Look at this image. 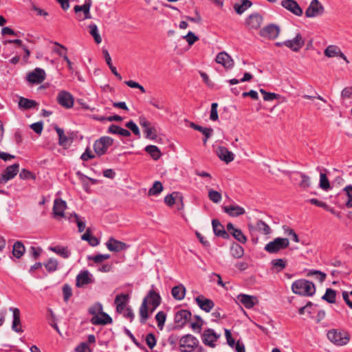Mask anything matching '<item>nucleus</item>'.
<instances>
[{"instance_id":"obj_24","label":"nucleus","mask_w":352,"mask_h":352,"mask_svg":"<svg viewBox=\"0 0 352 352\" xmlns=\"http://www.w3.org/2000/svg\"><path fill=\"white\" fill-rule=\"evenodd\" d=\"M237 299L247 309L252 308L258 302L256 296L243 294H239Z\"/></svg>"},{"instance_id":"obj_27","label":"nucleus","mask_w":352,"mask_h":352,"mask_svg":"<svg viewBox=\"0 0 352 352\" xmlns=\"http://www.w3.org/2000/svg\"><path fill=\"white\" fill-rule=\"evenodd\" d=\"M90 322L94 325H105L111 324L113 320L109 315L102 311L99 316L92 317Z\"/></svg>"},{"instance_id":"obj_46","label":"nucleus","mask_w":352,"mask_h":352,"mask_svg":"<svg viewBox=\"0 0 352 352\" xmlns=\"http://www.w3.org/2000/svg\"><path fill=\"white\" fill-rule=\"evenodd\" d=\"M50 44L52 45L51 50L53 52L58 54L60 56H63L65 53L67 52V48L63 45L59 44L57 42L52 43L50 42Z\"/></svg>"},{"instance_id":"obj_2","label":"nucleus","mask_w":352,"mask_h":352,"mask_svg":"<svg viewBox=\"0 0 352 352\" xmlns=\"http://www.w3.org/2000/svg\"><path fill=\"white\" fill-rule=\"evenodd\" d=\"M292 289L294 294L303 296H311L316 292L315 285L305 279L294 281L292 285Z\"/></svg>"},{"instance_id":"obj_41","label":"nucleus","mask_w":352,"mask_h":352,"mask_svg":"<svg viewBox=\"0 0 352 352\" xmlns=\"http://www.w3.org/2000/svg\"><path fill=\"white\" fill-rule=\"evenodd\" d=\"M81 239L87 241L91 246H96L99 243L98 239L91 235L90 228H87L86 232L81 236Z\"/></svg>"},{"instance_id":"obj_32","label":"nucleus","mask_w":352,"mask_h":352,"mask_svg":"<svg viewBox=\"0 0 352 352\" xmlns=\"http://www.w3.org/2000/svg\"><path fill=\"white\" fill-rule=\"evenodd\" d=\"M67 219L69 221V222H74L77 224L79 232H82L85 230L86 227L85 222L76 213L73 212L68 214Z\"/></svg>"},{"instance_id":"obj_1","label":"nucleus","mask_w":352,"mask_h":352,"mask_svg":"<svg viewBox=\"0 0 352 352\" xmlns=\"http://www.w3.org/2000/svg\"><path fill=\"white\" fill-rule=\"evenodd\" d=\"M151 306L150 313L152 314L161 303V297L155 290L151 289L147 295L144 298L142 303L140 307L139 313L140 316V322L141 324L146 323L149 318L148 304Z\"/></svg>"},{"instance_id":"obj_35","label":"nucleus","mask_w":352,"mask_h":352,"mask_svg":"<svg viewBox=\"0 0 352 352\" xmlns=\"http://www.w3.org/2000/svg\"><path fill=\"white\" fill-rule=\"evenodd\" d=\"M91 278L88 272H80L76 277V286L81 287L91 283Z\"/></svg>"},{"instance_id":"obj_60","label":"nucleus","mask_w":352,"mask_h":352,"mask_svg":"<svg viewBox=\"0 0 352 352\" xmlns=\"http://www.w3.org/2000/svg\"><path fill=\"white\" fill-rule=\"evenodd\" d=\"M166 318V315L164 311H159L156 316L155 319L157 322V326L160 329H162Z\"/></svg>"},{"instance_id":"obj_16","label":"nucleus","mask_w":352,"mask_h":352,"mask_svg":"<svg viewBox=\"0 0 352 352\" xmlns=\"http://www.w3.org/2000/svg\"><path fill=\"white\" fill-rule=\"evenodd\" d=\"M19 170V164H14L11 166H8L3 171V173L1 174V176L0 177V183L5 184L8 181L13 179L18 173Z\"/></svg>"},{"instance_id":"obj_49","label":"nucleus","mask_w":352,"mask_h":352,"mask_svg":"<svg viewBox=\"0 0 352 352\" xmlns=\"http://www.w3.org/2000/svg\"><path fill=\"white\" fill-rule=\"evenodd\" d=\"M320 188L322 190H327L331 188L329 181L325 173H320Z\"/></svg>"},{"instance_id":"obj_37","label":"nucleus","mask_w":352,"mask_h":352,"mask_svg":"<svg viewBox=\"0 0 352 352\" xmlns=\"http://www.w3.org/2000/svg\"><path fill=\"white\" fill-rule=\"evenodd\" d=\"M144 151L148 153L154 160H157L160 158L162 153L160 150L157 146L148 145L145 147Z\"/></svg>"},{"instance_id":"obj_26","label":"nucleus","mask_w":352,"mask_h":352,"mask_svg":"<svg viewBox=\"0 0 352 352\" xmlns=\"http://www.w3.org/2000/svg\"><path fill=\"white\" fill-rule=\"evenodd\" d=\"M217 153L218 157L227 164L232 162L234 159V154L225 146H219Z\"/></svg>"},{"instance_id":"obj_50","label":"nucleus","mask_w":352,"mask_h":352,"mask_svg":"<svg viewBox=\"0 0 352 352\" xmlns=\"http://www.w3.org/2000/svg\"><path fill=\"white\" fill-rule=\"evenodd\" d=\"M102 311V305L100 302H96L94 304L89 308L88 312L89 314L92 315L93 317L99 316L98 314Z\"/></svg>"},{"instance_id":"obj_22","label":"nucleus","mask_w":352,"mask_h":352,"mask_svg":"<svg viewBox=\"0 0 352 352\" xmlns=\"http://www.w3.org/2000/svg\"><path fill=\"white\" fill-rule=\"evenodd\" d=\"M212 225L214 234L219 237L224 239H228L230 238L229 233L225 230L224 226L220 223L217 219L212 220Z\"/></svg>"},{"instance_id":"obj_4","label":"nucleus","mask_w":352,"mask_h":352,"mask_svg":"<svg viewBox=\"0 0 352 352\" xmlns=\"http://www.w3.org/2000/svg\"><path fill=\"white\" fill-rule=\"evenodd\" d=\"M289 245L287 238L277 237L265 245L264 250L270 254H276L285 250Z\"/></svg>"},{"instance_id":"obj_10","label":"nucleus","mask_w":352,"mask_h":352,"mask_svg":"<svg viewBox=\"0 0 352 352\" xmlns=\"http://www.w3.org/2000/svg\"><path fill=\"white\" fill-rule=\"evenodd\" d=\"M190 311L186 309H181L175 313L174 321L176 324L175 329H182L186 322L191 318Z\"/></svg>"},{"instance_id":"obj_38","label":"nucleus","mask_w":352,"mask_h":352,"mask_svg":"<svg viewBox=\"0 0 352 352\" xmlns=\"http://www.w3.org/2000/svg\"><path fill=\"white\" fill-rule=\"evenodd\" d=\"M48 249L56 253L58 255H59L60 256H61L64 258H68L71 254L67 247L57 245L55 247H49Z\"/></svg>"},{"instance_id":"obj_14","label":"nucleus","mask_w":352,"mask_h":352,"mask_svg":"<svg viewBox=\"0 0 352 352\" xmlns=\"http://www.w3.org/2000/svg\"><path fill=\"white\" fill-rule=\"evenodd\" d=\"M305 43V39L300 33H297L292 39L285 41V46L295 52H298L304 46Z\"/></svg>"},{"instance_id":"obj_44","label":"nucleus","mask_w":352,"mask_h":352,"mask_svg":"<svg viewBox=\"0 0 352 352\" xmlns=\"http://www.w3.org/2000/svg\"><path fill=\"white\" fill-rule=\"evenodd\" d=\"M336 292L331 289L327 288L325 294L322 296V299L329 303H334L336 302Z\"/></svg>"},{"instance_id":"obj_52","label":"nucleus","mask_w":352,"mask_h":352,"mask_svg":"<svg viewBox=\"0 0 352 352\" xmlns=\"http://www.w3.org/2000/svg\"><path fill=\"white\" fill-rule=\"evenodd\" d=\"M42 248L39 247L31 246L28 253L30 257L33 259L36 260L42 253Z\"/></svg>"},{"instance_id":"obj_23","label":"nucleus","mask_w":352,"mask_h":352,"mask_svg":"<svg viewBox=\"0 0 352 352\" xmlns=\"http://www.w3.org/2000/svg\"><path fill=\"white\" fill-rule=\"evenodd\" d=\"M246 25L250 29H258L263 23V16L258 13H253L246 19Z\"/></svg>"},{"instance_id":"obj_63","label":"nucleus","mask_w":352,"mask_h":352,"mask_svg":"<svg viewBox=\"0 0 352 352\" xmlns=\"http://www.w3.org/2000/svg\"><path fill=\"white\" fill-rule=\"evenodd\" d=\"M184 38L186 39L189 45H193L197 41L199 40V37L190 31L184 36Z\"/></svg>"},{"instance_id":"obj_54","label":"nucleus","mask_w":352,"mask_h":352,"mask_svg":"<svg viewBox=\"0 0 352 352\" xmlns=\"http://www.w3.org/2000/svg\"><path fill=\"white\" fill-rule=\"evenodd\" d=\"M259 91L263 94V99L265 101H272L275 99H278L280 95L275 93L267 92L263 89H260Z\"/></svg>"},{"instance_id":"obj_56","label":"nucleus","mask_w":352,"mask_h":352,"mask_svg":"<svg viewBox=\"0 0 352 352\" xmlns=\"http://www.w3.org/2000/svg\"><path fill=\"white\" fill-rule=\"evenodd\" d=\"M231 252L233 256L240 258L243 255V249L240 245L234 243L231 247Z\"/></svg>"},{"instance_id":"obj_3","label":"nucleus","mask_w":352,"mask_h":352,"mask_svg":"<svg viewBox=\"0 0 352 352\" xmlns=\"http://www.w3.org/2000/svg\"><path fill=\"white\" fill-rule=\"evenodd\" d=\"M327 336L331 342L340 346L346 345L350 340L348 332L336 329L329 330Z\"/></svg>"},{"instance_id":"obj_18","label":"nucleus","mask_w":352,"mask_h":352,"mask_svg":"<svg viewBox=\"0 0 352 352\" xmlns=\"http://www.w3.org/2000/svg\"><path fill=\"white\" fill-rule=\"evenodd\" d=\"M26 80L30 84H39L44 80V70L36 68L32 72L27 74Z\"/></svg>"},{"instance_id":"obj_11","label":"nucleus","mask_w":352,"mask_h":352,"mask_svg":"<svg viewBox=\"0 0 352 352\" xmlns=\"http://www.w3.org/2000/svg\"><path fill=\"white\" fill-rule=\"evenodd\" d=\"M67 208V203L60 198L54 199L53 206V217L56 219H58L62 217L67 219V215H65V210Z\"/></svg>"},{"instance_id":"obj_61","label":"nucleus","mask_w":352,"mask_h":352,"mask_svg":"<svg viewBox=\"0 0 352 352\" xmlns=\"http://www.w3.org/2000/svg\"><path fill=\"white\" fill-rule=\"evenodd\" d=\"M126 127L129 129L135 135L140 136V132L137 124L133 121L130 120L125 124Z\"/></svg>"},{"instance_id":"obj_15","label":"nucleus","mask_w":352,"mask_h":352,"mask_svg":"<svg viewBox=\"0 0 352 352\" xmlns=\"http://www.w3.org/2000/svg\"><path fill=\"white\" fill-rule=\"evenodd\" d=\"M292 178L294 182H298V185L301 189L307 190L311 186L310 177L302 172H294Z\"/></svg>"},{"instance_id":"obj_25","label":"nucleus","mask_w":352,"mask_h":352,"mask_svg":"<svg viewBox=\"0 0 352 352\" xmlns=\"http://www.w3.org/2000/svg\"><path fill=\"white\" fill-rule=\"evenodd\" d=\"M195 301L200 309L206 312L210 311L214 306V303L212 300L205 298L203 295L198 296L195 298Z\"/></svg>"},{"instance_id":"obj_64","label":"nucleus","mask_w":352,"mask_h":352,"mask_svg":"<svg viewBox=\"0 0 352 352\" xmlns=\"http://www.w3.org/2000/svg\"><path fill=\"white\" fill-rule=\"evenodd\" d=\"M341 98L343 99H352V87H344L341 92Z\"/></svg>"},{"instance_id":"obj_30","label":"nucleus","mask_w":352,"mask_h":352,"mask_svg":"<svg viewBox=\"0 0 352 352\" xmlns=\"http://www.w3.org/2000/svg\"><path fill=\"white\" fill-rule=\"evenodd\" d=\"M129 298L128 294H121L116 296L114 303L116 305V311L118 313L121 314L123 311Z\"/></svg>"},{"instance_id":"obj_39","label":"nucleus","mask_w":352,"mask_h":352,"mask_svg":"<svg viewBox=\"0 0 352 352\" xmlns=\"http://www.w3.org/2000/svg\"><path fill=\"white\" fill-rule=\"evenodd\" d=\"M182 199L183 197L179 192H173V193L169 194L165 197L164 202L167 206L171 207L175 204L177 199H179L182 201Z\"/></svg>"},{"instance_id":"obj_19","label":"nucleus","mask_w":352,"mask_h":352,"mask_svg":"<svg viewBox=\"0 0 352 352\" xmlns=\"http://www.w3.org/2000/svg\"><path fill=\"white\" fill-rule=\"evenodd\" d=\"M281 6L296 16H301L303 13L302 8L294 0H282Z\"/></svg>"},{"instance_id":"obj_28","label":"nucleus","mask_w":352,"mask_h":352,"mask_svg":"<svg viewBox=\"0 0 352 352\" xmlns=\"http://www.w3.org/2000/svg\"><path fill=\"white\" fill-rule=\"evenodd\" d=\"M190 126L192 129L201 132L204 135V138L203 139L204 144H206L208 139L212 135L213 129L212 128L204 127L194 122H190Z\"/></svg>"},{"instance_id":"obj_5","label":"nucleus","mask_w":352,"mask_h":352,"mask_svg":"<svg viewBox=\"0 0 352 352\" xmlns=\"http://www.w3.org/2000/svg\"><path fill=\"white\" fill-rule=\"evenodd\" d=\"M199 340L191 334L182 336L179 340V347L182 352H192L198 346Z\"/></svg>"},{"instance_id":"obj_42","label":"nucleus","mask_w":352,"mask_h":352,"mask_svg":"<svg viewBox=\"0 0 352 352\" xmlns=\"http://www.w3.org/2000/svg\"><path fill=\"white\" fill-rule=\"evenodd\" d=\"M252 5V3L249 0H242L241 3H235L234 9L239 14H243L248 8Z\"/></svg>"},{"instance_id":"obj_43","label":"nucleus","mask_w":352,"mask_h":352,"mask_svg":"<svg viewBox=\"0 0 352 352\" xmlns=\"http://www.w3.org/2000/svg\"><path fill=\"white\" fill-rule=\"evenodd\" d=\"M255 228L265 235L269 234L272 232L270 227L262 220H258L256 221Z\"/></svg>"},{"instance_id":"obj_8","label":"nucleus","mask_w":352,"mask_h":352,"mask_svg":"<svg viewBox=\"0 0 352 352\" xmlns=\"http://www.w3.org/2000/svg\"><path fill=\"white\" fill-rule=\"evenodd\" d=\"M139 123L142 127L144 128V133L145 138L152 140H156L157 138V130L155 127L151 126V123L148 121L145 117H140Z\"/></svg>"},{"instance_id":"obj_34","label":"nucleus","mask_w":352,"mask_h":352,"mask_svg":"<svg viewBox=\"0 0 352 352\" xmlns=\"http://www.w3.org/2000/svg\"><path fill=\"white\" fill-rule=\"evenodd\" d=\"M54 129L56 130L58 135V144L60 146L66 148L68 144L69 139L65 135L64 130L59 128L56 124H54Z\"/></svg>"},{"instance_id":"obj_47","label":"nucleus","mask_w":352,"mask_h":352,"mask_svg":"<svg viewBox=\"0 0 352 352\" xmlns=\"http://www.w3.org/2000/svg\"><path fill=\"white\" fill-rule=\"evenodd\" d=\"M89 33L94 37L95 42L99 44L102 42V38L98 33V27L95 23L89 25Z\"/></svg>"},{"instance_id":"obj_51","label":"nucleus","mask_w":352,"mask_h":352,"mask_svg":"<svg viewBox=\"0 0 352 352\" xmlns=\"http://www.w3.org/2000/svg\"><path fill=\"white\" fill-rule=\"evenodd\" d=\"M208 197L212 202L217 204L221 201L222 196L221 192L210 189L208 191Z\"/></svg>"},{"instance_id":"obj_40","label":"nucleus","mask_w":352,"mask_h":352,"mask_svg":"<svg viewBox=\"0 0 352 352\" xmlns=\"http://www.w3.org/2000/svg\"><path fill=\"white\" fill-rule=\"evenodd\" d=\"M25 252V248L22 242L18 241L14 243L12 248V254L16 258H21Z\"/></svg>"},{"instance_id":"obj_59","label":"nucleus","mask_w":352,"mask_h":352,"mask_svg":"<svg viewBox=\"0 0 352 352\" xmlns=\"http://www.w3.org/2000/svg\"><path fill=\"white\" fill-rule=\"evenodd\" d=\"M63 300L65 302H67L71 296H72V289L68 284H65L63 286Z\"/></svg>"},{"instance_id":"obj_20","label":"nucleus","mask_w":352,"mask_h":352,"mask_svg":"<svg viewBox=\"0 0 352 352\" xmlns=\"http://www.w3.org/2000/svg\"><path fill=\"white\" fill-rule=\"evenodd\" d=\"M57 100L61 106L67 109L72 107L74 105V98L72 95L66 91H61L58 94Z\"/></svg>"},{"instance_id":"obj_31","label":"nucleus","mask_w":352,"mask_h":352,"mask_svg":"<svg viewBox=\"0 0 352 352\" xmlns=\"http://www.w3.org/2000/svg\"><path fill=\"white\" fill-rule=\"evenodd\" d=\"M10 310L12 311L13 314V321L12 324V329L14 331L17 333L22 332L23 330L21 327L18 328V326H21V319H20V311L18 308L10 307Z\"/></svg>"},{"instance_id":"obj_33","label":"nucleus","mask_w":352,"mask_h":352,"mask_svg":"<svg viewBox=\"0 0 352 352\" xmlns=\"http://www.w3.org/2000/svg\"><path fill=\"white\" fill-rule=\"evenodd\" d=\"M38 105V102L34 100L28 99L23 97H21L19 100V107L23 109H30L37 107Z\"/></svg>"},{"instance_id":"obj_29","label":"nucleus","mask_w":352,"mask_h":352,"mask_svg":"<svg viewBox=\"0 0 352 352\" xmlns=\"http://www.w3.org/2000/svg\"><path fill=\"white\" fill-rule=\"evenodd\" d=\"M223 210L230 217H239L245 213V209L239 206H223Z\"/></svg>"},{"instance_id":"obj_6","label":"nucleus","mask_w":352,"mask_h":352,"mask_svg":"<svg viewBox=\"0 0 352 352\" xmlns=\"http://www.w3.org/2000/svg\"><path fill=\"white\" fill-rule=\"evenodd\" d=\"M113 143V140L109 136H102L96 140L94 144V150L95 153L101 156L106 153L108 148Z\"/></svg>"},{"instance_id":"obj_7","label":"nucleus","mask_w":352,"mask_h":352,"mask_svg":"<svg viewBox=\"0 0 352 352\" xmlns=\"http://www.w3.org/2000/svg\"><path fill=\"white\" fill-rule=\"evenodd\" d=\"M91 6V1L87 0L82 6L76 5L74 6V12L77 14V19L79 21L91 19L90 8Z\"/></svg>"},{"instance_id":"obj_58","label":"nucleus","mask_w":352,"mask_h":352,"mask_svg":"<svg viewBox=\"0 0 352 352\" xmlns=\"http://www.w3.org/2000/svg\"><path fill=\"white\" fill-rule=\"evenodd\" d=\"M343 190L346 192V195L348 198L345 204L346 206L348 208H352V186H346L344 188Z\"/></svg>"},{"instance_id":"obj_21","label":"nucleus","mask_w":352,"mask_h":352,"mask_svg":"<svg viewBox=\"0 0 352 352\" xmlns=\"http://www.w3.org/2000/svg\"><path fill=\"white\" fill-rule=\"evenodd\" d=\"M216 62L222 65L226 69H230L234 67V60L231 56L225 52H219L215 59Z\"/></svg>"},{"instance_id":"obj_57","label":"nucleus","mask_w":352,"mask_h":352,"mask_svg":"<svg viewBox=\"0 0 352 352\" xmlns=\"http://www.w3.org/2000/svg\"><path fill=\"white\" fill-rule=\"evenodd\" d=\"M283 229L285 234L288 236H290L292 240L296 243L299 241L298 236L293 229L290 228L287 226H283Z\"/></svg>"},{"instance_id":"obj_62","label":"nucleus","mask_w":352,"mask_h":352,"mask_svg":"<svg viewBox=\"0 0 352 352\" xmlns=\"http://www.w3.org/2000/svg\"><path fill=\"white\" fill-rule=\"evenodd\" d=\"M146 343L148 348L153 349L156 344V339L153 333L147 334L146 337Z\"/></svg>"},{"instance_id":"obj_17","label":"nucleus","mask_w":352,"mask_h":352,"mask_svg":"<svg viewBox=\"0 0 352 352\" xmlns=\"http://www.w3.org/2000/svg\"><path fill=\"white\" fill-rule=\"evenodd\" d=\"M106 246L107 249L111 252H120L129 248V245L124 242L111 237L107 241Z\"/></svg>"},{"instance_id":"obj_36","label":"nucleus","mask_w":352,"mask_h":352,"mask_svg":"<svg viewBox=\"0 0 352 352\" xmlns=\"http://www.w3.org/2000/svg\"><path fill=\"white\" fill-rule=\"evenodd\" d=\"M171 294L176 300H182L186 294V289L182 285H179L173 287Z\"/></svg>"},{"instance_id":"obj_13","label":"nucleus","mask_w":352,"mask_h":352,"mask_svg":"<svg viewBox=\"0 0 352 352\" xmlns=\"http://www.w3.org/2000/svg\"><path fill=\"white\" fill-rule=\"evenodd\" d=\"M324 13V7L318 0H312L305 11V16L309 18L320 16Z\"/></svg>"},{"instance_id":"obj_55","label":"nucleus","mask_w":352,"mask_h":352,"mask_svg":"<svg viewBox=\"0 0 352 352\" xmlns=\"http://www.w3.org/2000/svg\"><path fill=\"white\" fill-rule=\"evenodd\" d=\"M110 258L109 254H96L94 256H87V259L89 261H93L96 263H100L104 261V260H107Z\"/></svg>"},{"instance_id":"obj_12","label":"nucleus","mask_w":352,"mask_h":352,"mask_svg":"<svg viewBox=\"0 0 352 352\" xmlns=\"http://www.w3.org/2000/svg\"><path fill=\"white\" fill-rule=\"evenodd\" d=\"M220 338V335L215 333L212 329H205L201 334L203 343L210 347L215 346V342Z\"/></svg>"},{"instance_id":"obj_48","label":"nucleus","mask_w":352,"mask_h":352,"mask_svg":"<svg viewBox=\"0 0 352 352\" xmlns=\"http://www.w3.org/2000/svg\"><path fill=\"white\" fill-rule=\"evenodd\" d=\"M163 190V186L162 183L159 181H155L153 185V186L148 190V195H159Z\"/></svg>"},{"instance_id":"obj_53","label":"nucleus","mask_w":352,"mask_h":352,"mask_svg":"<svg viewBox=\"0 0 352 352\" xmlns=\"http://www.w3.org/2000/svg\"><path fill=\"white\" fill-rule=\"evenodd\" d=\"M231 234L236 240H237L239 242L241 243H245L247 241L246 236L244 235V234L240 229L236 228V230H234Z\"/></svg>"},{"instance_id":"obj_45","label":"nucleus","mask_w":352,"mask_h":352,"mask_svg":"<svg viewBox=\"0 0 352 352\" xmlns=\"http://www.w3.org/2000/svg\"><path fill=\"white\" fill-rule=\"evenodd\" d=\"M340 49L339 47L336 45H329L324 50V55L327 57L332 58L335 56H338Z\"/></svg>"},{"instance_id":"obj_9","label":"nucleus","mask_w":352,"mask_h":352,"mask_svg":"<svg viewBox=\"0 0 352 352\" xmlns=\"http://www.w3.org/2000/svg\"><path fill=\"white\" fill-rule=\"evenodd\" d=\"M280 28L275 24H269L261 29L259 34L261 36L269 39L274 40L280 34Z\"/></svg>"}]
</instances>
